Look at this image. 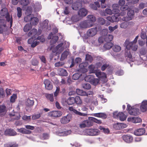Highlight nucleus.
I'll use <instances>...</instances> for the list:
<instances>
[{
	"label": "nucleus",
	"mask_w": 147,
	"mask_h": 147,
	"mask_svg": "<svg viewBox=\"0 0 147 147\" xmlns=\"http://www.w3.org/2000/svg\"><path fill=\"white\" fill-rule=\"evenodd\" d=\"M59 74L60 75L63 76H67L68 74L67 71L65 69L62 68L60 69L59 70Z\"/></svg>",
	"instance_id": "nucleus-34"
},
{
	"label": "nucleus",
	"mask_w": 147,
	"mask_h": 147,
	"mask_svg": "<svg viewBox=\"0 0 147 147\" xmlns=\"http://www.w3.org/2000/svg\"><path fill=\"white\" fill-rule=\"evenodd\" d=\"M128 16L123 17L122 20L125 21H127L131 20L134 18V10L130 9L127 13Z\"/></svg>",
	"instance_id": "nucleus-11"
},
{
	"label": "nucleus",
	"mask_w": 147,
	"mask_h": 147,
	"mask_svg": "<svg viewBox=\"0 0 147 147\" xmlns=\"http://www.w3.org/2000/svg\"><path fill=\"white\" fill-rule=\"evenodd\" d=\"M48 20H45L43 22V27L46 28L48 30H50L51 29L50 26H48Z\"/></svg>",
	"instance_id": "nucleus-41"
},
{
	"label": "nucleus",
	"mask_w": 147,
	"mask_h": 147,
	"mask_svg": "<svg viewBox=\"0 0 147 147\" xmlns=\"http://www.w3.org/2000/svg\"><path fill=\"white\" fill-rule=\"evenodd\" d=\"M44 83L45 85V88L48 90H51L53 88L52 82L49 80L46 79L44 81Z\"/></svg>",
	"instance_id": "nucleus-18"
},
{
	"label": "nucleus",
	"mask_w": 147,
	"mask_h": 147,
	"mask_svg": "<svg viewBox=\"0 0 147 147\" xmlns=\"http://www.w3.org/2000/svg\"><path fill=\"white\" fill-rule=\"evenodd\" d=\"M122 138L125 142L127 143L131 142L133 140V138L131 136L124 135Z\"/></svg>",
	"instance_id": "nucleus-22"
},
{
	"label": "nucleus",
	"mask_w": 147,
	"mask_h": 147,
	"mask_svg": "<svg viewBox=\"0 0 147 147\" xmlns=\"http://www.w3.org/2000/svg\"><path fill=\"white\" fill-rule=\"evenodd\" d=\"M113 128L116 130H120L126 127V124L122 123H117L113 124Z\"/></svg>",
	"instance_id": "nucleus-16"
},
{
	"label": "nucleus",
	"mask_w": 147,
	"mask_h": 147,
	"mask_svg": "<svg viewBox=\"0 0 147 147\" xmlns=\"http://www.w3.org/2000/svg\"><path fill=\"white\" fill-rule=\"evenodd\" d=\"M27 16L24 18V20L26 22L29 21L32 25H36L38 22V19L36 17H33L32 15H26Z\"/></svg>",
	"instance_id": "nucleus-7"
},
{
	"label": "nucleus",
	"mask_w": 147,
	"mask_h": 147,
	"mask_svg": "<svg viewBox=\"0 0 147 147\" xmlns=\"http://www.w3.org/2000/svg\"><path fill=\"white\" fill-rule=\"evenodd\" d=\"M118 27V26L117 25H116L112 27L111 26H109V30L111 32H113L115 30L117 29Z\"/></svg>",
	"instance_id": "nucleus-63"
},
{
	"label": "nucleus",
	"mask_w": 147,
	"mask_h": 147,
	"mask_svg": "<svg viewBox=\"0 0 147 147\" xmlns=\"http://www.w3.org/2000/svg\"><path fill=\"white\" fill-rule=\"evenodd\" d=\"M17 98V95L16 94H13L12 96H11L10 101L11 102H14L16 99Z\"/></svg>",
	"instance_id": "nucleus-56"
},
{
	"label": "nucleus",
	"mask_w": 147,
	"mask_h": 147,
	"mask_svg": "<svg viewBox=\"0 0 147 147\" xmlns=\"http://www.w3.org/2000/svg\"><path fill=\"white\" fill-rule=\"evenodd\" d=\"M93 98V97H91L89 96H86V97L84 98V101L87 104H90L92 102V98Z\"/></svg>",
	"instance_id": "nucleus-37"
},
{
	"label": "nucleus",
	"mask_w": 147,
	"mask_h": 147,
	"mask_svg": "<svg viewBox=\"0 0 147 147\" xmlns=\"http://www.w3.org/2000/svg\"><path fill=\"white\" fill-rule=\"evenodd\" d=\"M71 130H68L65 131L60 132L58 133V135L60 136H64L67 135L71 133Z\"/></svg>",
	"instance_id": "nucleus-35"
},
{
	"label": "nucleus",
	"mask_w": 147,
	"mask_h": 147,
	"mask_svg": "<svg viewBox=\"0 0 147 147\" xmlns=\"http://www.w3.org/2000/svg\"><path fill=\"white\" fill-rule=\"evenodd\" d=\"M5 26V20L2 19L0 17V33L3 32Z\"/></svg>",
	"instance_id": "nucleus-24"
},
{
	"label": "nucleus",
	"mask_w": 147,
	"mask_h": 147,
	"mask_svg": "<svg viewBox=\"0 0 147 147\" xmlns=\"http://www.w3.org/2000/svg\"><path fill=\"white\" fill-rule=\"evenodd\" d=\"M87 20L94 25V23L96 20L95 17L93 15H89L87 16Z\"/></svg>",
	"instance_id": "nucleus-30"
},
{
	"label": "nucleus",
	"mask_w": 147,
	"mask_h": 147,
	"mask_svg": "<svg viewBox=\"0 0 147 147\" xmlns=\"http://www.w3.org/2000/svg\"><path fill=\"white\" fill-rule=\"evenodd\" d=\"M31 24H27L26 25L24 28V32H27L32 28Z\"/></svg>",
	"instance_id": "nucleus-38"
},
{
	"label": "nucleus",
	"mask_w": 147,
	"mask_h": 147,
	"mask_svg": "<svg viewBox=\"0 0 147 147\" xmlns=\"http://www.w3.org/2000/svg\"><path fill=\"white\" fill-rule=\"evenodd\" d=\"M16 132L11 129H7L5 131V135L13 136L16 135Z\"/></svg>",
	"instance_id": "nucleus-25"
},
{
	"label": "nucleus",
	"mask_w": 147,
	"mask_h": 147,
	"mask_svg": "<svg viewBox=\"0 0 147 147\" xmlns=\"http://www.w3.org/2000/svg\"><path fill=\"white\" fill-rule=\"evenodd\" d=\"M109 66V64L108 63H106L103 64L102 65V66L101 67V70L102 71H104L106 69L107 67H108Z\"/></svg>",
	"instance_id": "nucleus-62"
},
{
	"label": "nucleus",
	"mask_w": 147,
	"mask_h": 147,
	"mask_svg": "<svg viewBox=\"0 0 147 147\" xmlns=\"http://www.w3.org/2000/svg\"><path fill=\"white\" fill-rule=\"evenodd\" d=\"M76 92L78 95L82 96H85L86 94L85 91L79 89H76Z\"/></svg>",
	"instance_id": "nucleus-39"
},
{
	"label": "nucleus",
	"mask_w": 147,
	"mask_h": 147,
	"mask_svg": "<svg viewBox=\"0 0 147 147\" xmlns=\"http://www.w3.org/2000/svg\"><path fill=\"white\" fill-rule=\"evenodd\" d=\"M62 113V112L59 111H54L49 113L48 115L52 117H58L61 116Z\"/></svg>",
	"instance_id": "nucleus-17"
},
{
	"label": "nucleus",
	"mask_w": 147,
	"mask_h": 147,
	"mask_svg": "<svg viewBox=\"0 0 147 147\" xmlns=\"http://www.w3.org/2000/svg\"><path fill=\"white\" fill-rule=\"evenodd\" d=\"M92 129H86L84 131V134L91 136Z\"/></svg>",
	"instance_id": "nucleus-50"
},
{
	"label": "nucleus",
	"mask_w": 147,
	"mask_h": 147,
	"mask_svg": "<svg viewBox=\"0 0 147 147\" xmlns=\"http://www.w3.org/2000/svg\"><path fill=\"white\" fill-rule=\"evenodd\" d=\"M113 46V44L111 42H107L104 45L105 48L106 49H109L111 48Z\"/></svg>",
	"instance_id": "nucleus-36"
},
{
	"label": "nucleus",
	"mask_w": 147,
	"mask_h": 147,
	"mask_svg": "<svg viewBox=\"0 0 147 147\" xmlns=\"http://www.w3.org/2000/svg\"><path fill=\"white\" fill-rule=\"evenodd\" d=\"M81 74L79 73H76L74 74L72 77L73 79L76 80L78 79L81 76Z\"/></svg>",
	"instance_id": "nucleus-53"
},
{
	"label": "nucleus",
	"mask_w": 147,
	"mask_h": 147,
	"mask_svg": "<svg viewBox=\"0 0 147 147\" xmlns=\"http://www.w3.org/2000/svg\"><path fill=\"white\" fill-rule=\"evenodd\" d=\"M128 8V6L127 5H124L122 6L120 8L121 11H126Z\"/></svg>",
	"instance_id": "nucleus-64"
},
{
	"label": "nucleus",
	"mask_w": 147,
	"mask_h": 147,
	"mask_svg": "<svg viewBox=\"0 0 147 147\" xmlns=\"http://www.w3.org/2000/svg\"><path fill=\"white\" fill-rule=\"evenodd\" d=\"M81 6L82 4L80 3L77 2L72 5V8L73 10H77Z\"/></svg>",
	"instance_id": "nucleus-29"
},
{
	"label": "nucleus",
	"mask_w": 147,
	"mask_h": 147,
	"mask_svg": "<svg viewBox=\"0 0 147 147\" xmlns=\"http://www.w3.org/2000/svg\"><path fill=\"white\" fill-rule=\"evenodd\" d=\"M33 8L35 11L37 12L39 11L42 8L40 3L39 2H36L34 4Z\"/></svg>",
	"instance_id": "nucleus-27"
},
{
	"label": "nucleus",
	"mask_w": 147,
	"mask_h": 147,
	"mask_svg": "<svg viewBox=\"0 0 147 147\" xmlns=\"http://www.w3.org/2000/svg\"><path fill=\"white\" fill-rule=\"evenodd\" d=\"M79 17V16H78L77 15L73 16L72 17L71 20L73 22H76L80 20V18Z\"/></svg>",
	"instance_id": "nucleus-49"
},
{
	"label": "nucleus",
	"mask_w": 147,
	"mask_h": 147,
	"mask_svg": "<svg viewBox=\"0 0 147 147\" xmlns=\"http://www.w3.org/2000/svg\"><path fill=\"white\" fill-rule=\"evenodd\" d=\"M88 11L86 9L82 8L78 11V15L80 17H82L86 16L87 14Z\"/></svg>",
	"instance_id": "nucleus-19"
},
{
	"label": "nucleus",
	"mask_w": 147,
	"mask_h": 147,
	"mask_svg": "<svg viewBox=\"0 0 147 147\" xmlns=\"http://www.w3.org/2000/svg\"><path fill=\"white\" fill-rule=\"evenodd\" d=\"M32 11V8L31 7H28L26 10V15H31Z\"/></svg>",
	"instance_id": "nucleus-48"
},
{
	"label": "nucleus",
	"mask_w": 147,
	"mask_h": 147,
	"mask_svg": "<svg viewBox=\"0 0 147 147\" xmlns=\"http://www.w3.org/2000/svg\"><path fill=\"white\" fill-rule=\"evenodd\" d=\"M96 68L95 66L93 65H91L88 67V70L90 73H95L96 74V72L98 70H95Z\"/></svg>",
	"instance_id": "nucleus-33"
},
{
	"label": "nucleus",
	"mask_w": 147,
	"mask_h": 147,
	"mask_svg": "<svg viewBox=\"0 0 147 147\" xmlns=\"http://www.w3.org/2000/svg\"><path fill=\"white\" fill-rule=\"evenodd\" d=\"M7 111V109L5 105H0V116H2L4 115L6 113Z\"/></svg>",
	"instance_id": "nucleus-26"
},
{
	"label": "nucleus",
	"mask_w": 147,
	"mask_h": 147,
	"mask_svg": "<svg viewBox=\"0 0 147 147\" xmlns=\"http://www.w3.org/2000/svg\"><path fill=\"white\" fill-rule=\"evenodd\" d=\"M75 102L77 104H80L82 103V100L80 98L79 96H76L74 98Z\"/></svg>",
	"instance_id": "nucleus-55"
},
{
	"label": "nucleus",
	"mask_w": 147,
	"mask_h": 147,
	"mask_svg": "<svg viewBox=\"0 0 147 147\" xmlns=\"http://www.w3.org/2000/svg\"><path fill=\"white\" fill-rule=\"evenodd\" d=\"M69 54V52L67 51H65L62 54L61 57V59L63 60L66 58L68 55Z\"/></svg>",
	"instance_id": "nucleus-51"
},
{
	"label": "nucleus",
	"mask_w": 147,
	"mask_h": 147,
	"mask_svg": "<svg viewBox=\"0 0 147 147\" xmlns=\"http://www.w3.org/2000/svg\"><path fill=\"white\" fill-rule=\"evenodd\" d=\"M74 98L73 97H70L67 100V102L69 105H71L75 103Z\"/></svg>",
	"instance_id": "nucleus-43"
},
{
	"label": "nucleus",
	"mask_w": 147,
	"mask_h": 147,
	"mask_svg": "<svg viewBox=\"0 0 147 147\" xmlns=\"http://www.w3.org/2000/svg\"><path fill=\"white\" fill-rule=\"evenodd\" d=\"M91 132L92 134H91V136L98 135L99 133V130L96 129H92Z\"/></svg>",
	"instance_id": "nucleus-46"
},
{
	"label": "nucleus",
	"mask_w": 147,
	"mask_h": 147,
	"mask_svg": "<svg viewBox=\"0 0 147 147\" xmlns=\"http://www.w3.org/2000/svg\"><path fill=\"white\" fill-rule=\"evenodd\" d=\"M135 43L133 42H130L129 40H126L124 43V46L125 47V55L126 57L127 61L128 63L130 61L133 62L134 61L135 59L132 57L130 53L129 50L131 49L134 51H136L138 48L137 45H135Z\"/></svg>",
	"instance_id": "nucleus-1"
},
{
	"label": "nucleus",
	"mask_w": 147,
	"mask_h": 147,
	"mask_svg": "<svg viewBox=\"0 0 147 147\" xmlns=\"http://www.w3.org/2000/svg\"><path fill=\"white\" fill-rule=\"evenodd\" d=\"M58 29L57 28H54L53 29L52 32H51L48 36V39H51L50 42L52 45L55 43L58 39V37L57 36L54 35L55 34L58 32Z\"/></svg>",
	"instance_id": "nucleus-4"
},
{
	"label": "nucleus",
	"mask_w": 147,
	"mask_h": 147,
	"mask_svg": "<svg viewBox=\"0 0 147 147\" xmlns=\"http://www.w3.org/2000/svg\"><path fill=\"white\" fill-rule=\"evenodd\" d=\"M140 108L142 112H145L147 111V100H144L142 102Z\"/></svg>",
	"instance_id": "nucleus-20"
},
{
	"label": "nucleus",
	"mask_w": 147,
	"mask_h": 147,
	"mask_svg": "<svg viewBox=\"0 0 147 147\" xmlns=\"http://www.w3.org/2000/svg\"><path fill=\"white\" fill-rule=\"evenodd\" d=\"M113 49L115 52H117L120 51L121 47L117 45H115L113 47Z\"/></svg>",
	"instance_id": "nucleus-47"
},
{
	"label": "nucleus",
	"mask_w": 147,
	"mask_h": 147,
	"mask_svg": "<svg viewBox=\"0 0 147 147\" xmlns=\"http://www.w3.org/2000/svg\"><path fill=\"white\" fill-rule=\"evenodd\" d=\"M96 76L98 77L100 80H104V83H105L107 81V76L106 74L104 72H101L99 70H97V71L96 72Z\"/></svg>",
	"instance_id": "nucleus-10"
},
{
	"label": "nucleus",
	"mask_w": 147,
	"mask_h": 147,
	"mask_svg": "<svg viewBox=\"0 0 147 147\" xmlns=\"http://www.w3.org/2000/svg\"><path fill=\"white\" fill-rule=\"evenodd\" d=\"M93 25L87 20L82 22L80 24V27L84 28H88L92 26Z\"/></svg>",
	"instance_id": "nucleus-14"
},
{
	"label": "nucleus",
	"mask_w": 147,
	"mask_h": 147,
	"mask_svg": "<svg viewBox=\"0 0 147 147\" xmlns=\"http://www.w3.org/2000/svg\"><path fill=\"white\" fill-rule=\"evenodd\" d=\"M112 7L113 8L112 10L109 9L107 8L105 10V13H101V14L102 16H106L105 13L111 15L113 13L115 14L119 13L120 11L119 7L118 4H113Z\"/></svg>",
	"instance_id": "nucleus-3"
},
{
	"label": "nucleus",
	"mask_w": 147,
	"mask_h": 147,
	"mask_svg": "<svg viewBox=\"0 0 147 147\" xmlns=\"http://www.w3.org/2000/svg\"><path fill=\"white\" fill-rule=\"evenodd\" d=\"M69 45V43L63 41L62 42L59 44L57 46L53 49V52L57 53H60L63 51L65 49L68 47Z\"/></svg>",
	"instance_id": "nucleus-2"
},
{
	"label": "nucleus",
	"mask_w": 147,
	"mask_h": 147,
	"mask_svg": "<svg viewBox=\"0 0 147 147\" xmlns=\"http://www.w3.org/2000/svg\"><path fill=\"white\" fill-rule=\"evenodd\" d=\"M37 40H39L40 42H43L45 41V39L43 36H38L37 38H36L31 45V47H34L36 45L39 44V42L37 41Z\"/></svg>",
	"instance_id": "nucleus-13"
},
{
	"label": "nucleus",
	"mask_w": 147,
	"mask_h": 147,
	"mask_svg": "<svg viewBox=\"0 0 147 147\" xmlns=\"http://www.w3.org/2000/svg\"><path fill=\"white\" fill-rule=\"evenodd\" d=\"M0 13L2 16H5L6 20L8 22H10V27H11L12 24L13 20L11 17L10 18V15L8 13L7 9L6 8H3L1 10Z\"/></svg>",
	"instance_id": "nucleus-6"
},
{
	"label": "nucleus",
	"mask_w": 147,
	"mask_h": 147,
	"mask_svg": "<svg viewBox=\"0 0 147 147\" xmlns=\"http://www.w3.org/2000/svg\"><path fill=\"white\" fill-rule=\"evenodd\" d=\"M94 116L103 119H105L107 117V115L105 113H95L94 114Z\"/></svg>",
	"instance_id": "nucleus-31"
},
{
	"label": "nucleus",
	"mask_w": 147,
	"mask_h": 147,
	"mask_svg": "<svg viewBox=\"0 0 147 147\" xmlns=\"http://www.w3.org/2000/svg\"><path fill=\"white\" fill-rule=\"evenodd\" d=\"M99 129L101 130L102 131L105 133H109V131L108 128H105L102 127H100Z\"/></svg>",
	"instance_id": "nucleus-61"
},
{
	"label": "nucleus",
	"mask_w": 147,
	"mask_h": 147,
	"mask_svg": "<svg viewBox=\"0 0 147 147\" xmlns=\"http://www.w3.org/2000/svg\"><path fill=\"white\" fill-rule=\"evenodd\" d=\"M112 35L109 34L107 35L105 37V40L106 42H110L113 39Z\"/></svg>",
	"instance_id": "nucleus-40"
},
{
	"label": "nucleus",
	"mask_w": 147,
	"mask_h": 147,
	"mask_svg": "<svg viewBox=\"0 0 147 147\" xmlns=\"http://www.w3.org/2000/svg\"><path fill=\"white\" fill-rule=\"evenodd\" d=\"M34 103V100L32 98H28L27 100L26 105L28 107H31L33 105Z\"/></svg>",
	"instance_id": "nucleus-32"
},
{
	"label": "nucleus",
	"mask_w": 147,
	"mask_h": 147,
	"mask_svg": "<svg viewBox=\"0 0 147 147\" xmlns=\"http://www.w3.org/2000/svg\"><path fill=\"white\" fill-rule=\"evenodd\" d=\"M20 2L21 4L24 6H26L29 3L28 0H21Z\"/></svg>",
	"instance_id": "nucleus-52"
},
{
	"label": "nucleus",
	"mask_w": 147,
	"mask_h": 147,
	"mask_svg": "<svg viewBox=\"0 0 147 147\" xmlns=\"http://www.w3.org/2000/svg\"><path fill=\"white\" fill-rule=\"evenodd\" d=\"M93 125V122L91 120H84L80 124V126L81 128L86 127H90Z\"/></svg>",
	"instance_id": "nucleus-15"
},
{
	"label": "nucleus",
	"mask_w": 147,
	"mask_h": 147,
	"mask_svg": "<svg viewBox=\"0 0 147 147\" xmlns=\"http://www.w3.org/2000/svg\"><path fill=\"white\" fill-rule=\"evenodd\" d=\"M69 110L71 111H73L77 115H79L81 116H86V114L82 113L80 112H78L75 109H74L73 107H70L69 108Z\"/></svg>",
	"instance_id": "nucleus-28"
},
{
	"label": "nucleus",
	"mask_w": 147,
	"mask_h": 147,
	"mask_svg": "<svg viewBox=\"0 0 147 147\" xmlns=\"http://www.w3.org/2000/svg\"><path fill=\"white\" fill-rule=\"evenodd\" d=\"M98 97L100 98V101L102 103H104L107 101V100L104 98V96L103 95H98Z\"/></svg>",
	"instance_id": "nucleus-54"
},
{
	"label": "nucleus",
	"mask_w": 147,
	"mask_h": 147,
	"mask_svg": "<svg viewBox=\"0 0 147 147\" xmlns=\"http://www.w3.org/2000/svg\"><path fill=\"white\" fill-rule=\"evenodd\" d=\"M113 116L115 119H126L127 117V115L123 113L119 112L118 113L117 111H115L113 113Z\"/></svg>",
	"instance_id": "nucleus-8"
},
{
	"label": "nucleus",
	"mask_w": 147,
	"mask_h": 147,
	"mask_svg": "<svg viewBox=\"0 0 147 147\" xmlns=\"http://www.w3.org/2000/svg\"><path fill=\"white\" fill-rule=\"evenodd\" d=\"M18 145L15 144H11L8 143L4 145L5 147H17Z\"/></svg>",
	"instance_id": "nucleus-57"
},
{
	"label": "nucleus",
	"mask_w": 147,
	"mask_h": 147,
	"mask_svg": "<svg viewBox=\"0 0 147 147\" xmlns=\"http://www.w3.org/2000/svg\"><path fill=\"white\" fill-rule=\"evenodd\" d=\"M128 26V24L127 22H124L120 24V26L122 28H126Z\"/></svg>",
	"instance_id": "nucleus-58"
},
{
	"label": "nucleus",
	"mask_w": 147,
	"mask_h": 147,
	"mask_svg": "<svg viewBox=\"0 0 147 147\" xmlns=\"http://www.w3.org/2000/svg\"><path fill=\"white\" fill-rule=\"evenodd\" d=\"M145 132V130L144 128L138 129L134 131V134L136 136H140L143 135Z\"/></svg>",
	"instance_id": "nucleus-23"
},
{
	"label": "nucleus",
	"mask_w": 147,
	"mask_h": 147,
	"mask_svg": "<svg viewBox=\"0 0 147 147\" xmlns=\"http://www.w3.org/2000/svg\"><path fill=\"white\" fill-rule=\"evenodd\" d=\"M97 32V28L95 27L94 28H92L89 29L86 32V34L88 38V37H92L94 36Z\"/></svg>",
	"instance_id": "nucleus-9"
},
{
	"label": "nucleus",
	"mask_w": 147,
	"mask_h": 147,
	"mask_svg": "<svg viewBox=\"0 0 147 147\" xmlns=\"http://www.w3.org/2000/svg\"><path fill=\"white\" fill-rule=\"evenodd\" d=\"M88 78H89V80H88V81H90L92 80L93 84L94 85H96L99 82V80L98 79L95 78H93V77L91 75H88L85 78V80H86V79Z\"/></svg>",
	"instance_id": "nucleus-21"
},
{
	"label": "nucleus",
	"mask_w": 147,
	"mask_h": 147,
	"mask_svg": "<svg viewBox=\"0 0 147 147\" xmlns=\"http://www.w3.org/2000/svg\"><path fill=\"white\" fill-rule=\"evenodd\" d=\"M9 115L11 117H14V118H13V119H18L20 118V115L18 113H16L14 114L10 113Z\"/></svg>",
	"instance_id": "nucleus-42"
},
{
	"label": "nucleus",
	"mask_w": 147,
	"mask_h": 147,
	"mask_svg": "<svg viewBox=\"0 0 147 147\" xmlns=\"http://www.w3.org/2000/svg\"><path fill=\"white\" fill-rule=\"evenodd\" d=\"M40 116V113L35 114L32 116V118L33 119H38L39 118Z\"/></svg>",
	"instance_id": "nucleus-60"
},
{
	"label": "nucleus",
	"mask_w": 147,
	"mask_h": 147,
	"mask_svg": "<svg viewBox=\"0 0 147 147\" xmlns=\"http://www.w3.org/2000/svg\"><path fill=\"white\" fill-rule=\"evenodd\" d=\"M140 107L139 105H136L132 107H131L129 105H127V109L129 113L131 115H136L139 112L138 108Z\"/></svg>",
	"instance_id": "nucleus-5"
},
{
	"label": "nucleus",
	"mask_w": 147,
	"mask_h": 147,
	"mask_svg": "<svg viewBox=\"0 0 147 147\" xmlns=\"http://www.w3.org/2000/svg\"><path fill=\"white\" fill-rule=\"evenodd\" d=\"M18 11L17 15L19 18L20 17L22 16V9L20 7H18L17 8Z\"/></svg>",
	"instance_id": "nucleus-59"
},
{
	"label": "nucleus",
	"mask_w": 147,
	"mask_h": 147,
	"mask_svg": "<svg viewBox=\"0 0 147 147\" xmlns=\"http://www.w3.org/2000/svg\"><path fill=\"white\" fill-rule=\"evenodd\" d=\"M41 32V30L40 29H39L37 31L36 29L33 28L29 32L28 35L29 36H31L32 37L35 38L36 36L40 35Z\"/></svg>",
	"instance_id": "nucleus-12"
},
{
	"label": "nucleus",
	"mask_w": 147,
	"mask_h": 147,
	"mask_svg": "<svg viewBox=\"0 0 147 147\" xmlns=\"http://www.w3.org/2000/svg\"><path fill=\"white\" fill-rule=\"evenodd\" d=\"M82 87L85 89H89L91 88V86L90 84L87 82L82 84Z\"/></svg>",
	"instance_id": "nucleus-44"
},
{
	"label": "nucleus",
	"mask_w": 147,
	"mask_h": 147,
	"mask_svg": "<svg viewBox=\"0 0 147 147\" xmlns=\"http://www.w3.org/2000/svg\"><path fill=\"white\" fill-rule=\"evenodd\" d=\"M45 96L51 102H53L54 100L53 94H45Z\"/></svg>",
	"instance_id": "nucleus-45"
}]
</instances>
